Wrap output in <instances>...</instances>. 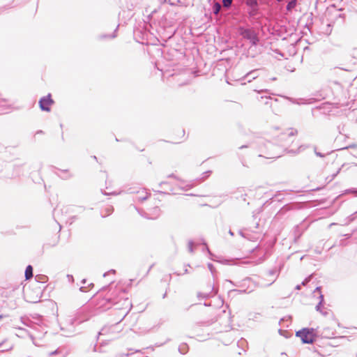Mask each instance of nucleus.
<instances>
[{
  "instance_id": "obj_8",
  "label": "nucleus",
  "mask_w": 357,
  "mask_h": 357,
  "mask_svg": "<svg viewBox=\"0 0 357 357\" xmlns=\"http://www.w3.org/2000/svg\"><path fill=\"white\" fill-rule=\"evenodd\" d=\"M232 0H222V3L225 7H229L231 5Z\"/></svg>"
},
{
  "instance_id": "obj_10",
  "label": "nucleus",
  "mask_w": 357,
  "mask_h": 357,
  "mask_svg": "<svg viewBox=\"0 0 357 357\" xmlns=\"http://www.w3.org/2000/svg\"><path fill=\"white\" fill-rule=\"evenodd\" d=\"M3 317H4V316H3V314H0V320H1V319H3Z\"/></svg>"
},
{
  "instance_id": "obj_6",
  "label": "nucleus",
  "mask_w": 357,
  "mask_h": 357,
  "mask_svg": "<svg viewBox=\"0 0 357 357\" xmlns=\"http://www.w3.org/2000/svg\"><path fill=\"white\" fill-rule=\"evenodd\" d=\"M297 1L296 0H292L287 6V9L289 11H291L293 8H294L296 6Z\"/></svg>"
},
{
  "instance_id": "obj_11",
  "label": "nucleus",
  "mask_w": 357,
  "mask_h": 357,
  "mask_svg": "<svg viewBox=\"0 0 357 357\" xmlns=\"http://www.w3.org/2000/svg\"><path fill=\"white\" fill-rule=\"evenodd\" d=\"M181 142V141H174V143L177 144V143H179V142Z\"/></svg>"
},
{
  "instance_id": "obj_2",
  "label": "nucleus",
  "mask_w": 357,
  "mask_h": 357,
  "mask_svg": "<svg viewBox=\"0 0 357 357\" xmlns=\"http://www.w3.org/2000/svg\"><path fill=\"white\" fill-rule=\"evenodd\" d=\"M54 101L51 98V96L48 95L40 99L39 102L40 107L44 111H50V107L53 104Z\"/></svg>"
},
{
  "instance_id": "obj_3",
  "label": "nucleus",
  "mask_w": 357,
  "mask_h": 357,
  "mask_svg": "<svg viewBox=\"0 0 357 357\" xmlns=\"http://www.w3.org/2000/svg\"><path fill=\"white\" fill-rule=\"evenodd\" d=\"M241 35L243 38L250 40L252 44H256L257 38L254 31L250 29H242Z\"/></svg>"
},
{
  "instance_id": "obj_4",
  "label": "nucleus",
  "mask_w": 357,
  "mask_h": 357,
  "mask_svg": "<svg viewBox=\"0 0 357 357\" xmlns=\"http://www.w3.org/2000/svg\"><path fill=\"white\" fill-rule=\"evenodd\" d=\"M246 5L250 7V15H255L258 10L257 0H247Z\"/></svg>"
},
{
  "instance_id": "obj_1",
  "label": "nucleus",
  "mask_w": 357,
  "mask_h": 357,
  "mask_svg": "<svg viewBox=\"0 0 357 357\" xmlns=\"http://www.w3.org/2000/svg\"><path fill=\"white\" fill-rule=\"evenodd\" d=\"M296 335L301 338L303 343L311 344L315 339V333L313 329L303 328L297 331Z\"/></svg>"
},
{
  "instance_id": "obj_7",
  "label": "nucleus",
  "mask_w": 357,
  "mask_h": 357,
  "mask_svg": "<svg viewBox=\"0 0 357 357\" xmlns=\"http://www.w3.org/2000/svg\"><path fill=\"white\" fill-rule=\"evenodd\" d=\"M221 8V6L219 3L216 2L213 5V13L218 14Z\"/></svg>"
},
{
  "instance_id": "obj_5",
  "label": "nucleus",
  "mask_w": 357,
  "mask_h": 357,
  "mask_svg": "<svg viewBox=\"0 0 357 357\" xmlns=\"http://www.w3.org/2000/svg\"><path fill=\"white\" fill-rule=\"evenodd\" d=\"M33 277V267L31 265L26 266L25 270V278L29 280Z\"/></svg>"
},
{
  "instance_id": "obj_9",
  "label": "nucleus",
  "mask_w": 357,
  "mask_h": 357,
  "mask_svg": "<svg viewBox=\"0 0 357 357\" xmlns=\"http://www.w3.org/2000/svg\"><path fill=\"white\" fill-rule=\"evenodd\" d=\"M178 135H181V138H184L185 137V132L183 130H181L178 132Z\"/></svg>"
}]
</instances>
